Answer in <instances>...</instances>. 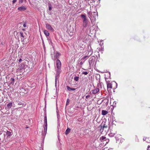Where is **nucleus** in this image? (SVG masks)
I'll list each match as a JSON object with an SVG mask.
<instances>
[{"label":"nucleus","mask_w":150,"mask_h":150,"mask_svg":"<svg viewBox=\"0 0 150 150\" xmlns=\"http://www.w3.org/2000/svg\"><path fill=\"white\" fill-rule=\"evenodd\" d=\"M22 61V59H19V61H18L19 62H18V63H20V62H21Z\"/></svg>","instance_id":"31"},{"label":"nucleus","mask_w":150,"mask_h":150,"mask_svg":"<svg viewBox=\"0 0 150 150\" xmlns=\"http://www.w3.org/2000/svg\"><path fill=\"white\" fill-rule=\"evenodd\" d=\"M59 53L58 52H57L56 53L55 55L54 56V60H55V59H57L59 57Z\"/></svg>","instance_id":"12"},{"label":"nucleus","mask_w":150,"mask_h":150,"mask_svg":"<svg viewBox=\"0 0 150 150\" xmlns=\"http://www.w3.org/2000/svg\"><path fill=\"white\" fill-rule=\"evenodd\" d=\"M26 8H27L25 6H22L18 7V9L19 11H23L26 10Z\"/></svg>","instance_id":"6"},{"label":"nucleus","mask_w":150,"mask_h":150,"mask_svg":"<svg viewBox=\"0 0 150 150\" xmlns=\"http://www.w3.org/2000/svg\"><path fill=\"white\" fill-rule=\"evenodd\" d=\"M100 132L102 133L104 129L102 127V126H100Z\"/></svg>","instance_id":"20"},{"label":"nucleus","mask_w":150,"mask_h":150,"mask_svg":"<svg viewBox=\"0 0 150 150\" xmlns=\"http://www.w3.org/2000/svg\"><path fill=\"white\" fill-rule=\"evenodd\" d=\"M47 126H45L44 127V134H42V135H43V136H45V135L46 133H47Z\"/></svg>","instance_id":"9"},{"label":"nucleus","mask_w":150,"mask_h":150,"mask_svg":"<svg viewBox=\"0 0 150 150\" xmlns=\"http://www.w3.org/2000/svg\"><path fill=\"white\" fill-rule=\"evenodd\" d=\"M19 34L21 37H22L21 38V40L22 41L23 40H24L25 39V36L23 35V34L22 32H20Z\"/></svg>","instance_id":"8"},{"label":"nucleus","mask_w":150,"mask_h":150,"mask_svg":"<svg viewBox=\"0 0 150 150\" xmlns=\"http://www.w3.org/2000/svg\"><path fill=\"white\" fill-rule=\"evenodd\" d=\"M147 147H148L147 150H149V149L150 147L149 146H148Z\"/></svg>","instance_id":"37"},{"label":"nucleus","mask_w":150,"mask_h":150,"mask_svg":"<svg viewBox=\"0 0 150 150\" xmlns=\"http://www.w3.org/2000/svg\"><path fill=\"white\" fill-rule=\"evenodd\" d=\"M115 133H111L109 134V136L110 137H113L114 135H115Z\"/></svg>","instance_id":"23"},{"label":"nucleus","mask_w":150,"mask_h":150,"mask_svg":"<svg viewBox=\"0 0 150 150\" xmlns=\"http://www.w3.org/2000/svg\"><path fill=\"white\" fill-rule=\"evenodd\" d=\"M46 27L47 29L51 31H53L54 30L52 27L49 24L47 23L46 24Z\"/></svg>","instance_id":"5"},{"label":"nucleus","mask_w":150,"mask_h":150,"mask_svg":"<svg viewBox=\"0 0 150 150\" xmlns=\"http://www.w3.org/2000/svg\"><path fill=\"white\" fill-rule=\"evenodd\" d=\"M90 16V18L92 22V21H95L96 20V17H98V13L97 12H93L91 13V15Z\"/></svg>","instance_id":"3"},{"label":"nucleus","mask_w":150,"mask_h":150,"mask_svg":"<svg viewBox=\"0 0 150 150\" xmlns=\"http://www.w3.org/2000/svg\"><path fill=\"white\" fill-rule=\"evenodd\" d=\"M95 61V57H90L88 60V62L89 64V66L91 67L92 66L93 64Z\"/></svg>","instance_id":"4"},{"label":"nucleus","mask_w":150,"mask_h":150,"mask_svg":"<svg viewBox=\"0 0 150 150\" xmlns=\"http://www.w3.org/2000/svg\"><path fill=\"white\" fill-rule=\"evenodd\" d=\"M99 91V88H96L95 89L93 90V94H95L97 93Z\"/></svg>","instance_id":"7"},{"label":"nucleus","mask_w":150,"mask_h":150,"mask_svg":"<svg viewBox=\"0 0 150 150\" xmlns=\"http://www.w3.org/2000/svg\"><path fill=\"white\" fill-rule=\"evenodd\" d=\"M88 72L86 71H83L82 72V74L84 75H87Z\"/></svg>","instance_id":"24"},{"label":"nucleus","mask_w":150,"mask_h":150,"mask_svg":"<svg viewBox=\"0 0 150 150\" xmlns=\"http://www.w3.org/2000/svg\"><path fill=\"white\" fill-rule=\"evenodd\" d=\"M106 138L104 136H102L100 137V140L102 141L103 140H104Z\"/></svg>","instance_id":"19"},{"label":"nucleus","mask_w":150,"mask_h":150,"mask_svg":"<svg viewBox=\"0 0 150 150\" xmlns=\"http://www.w3.org/2000/svg\"><path fill=\"white\" fill-rule=\"evenodd\" d=\"M15 79L13 78H11L10 80V84H13L14 82Z\"/></svg>","instance_id":"16"},{"label":"nucleus","mask_w":150,"mask_h":150,"mask_svg":"<svg viewBox=\"0 0 150 150\" xmlns=\"http://www.w3.org/2000/svg\"><path fill=\"white\" fill-rule=\"evenodd\" d=\"M18 105H21V106L20 107H22L24 105V103H21V102H19L18 103Z\"/></svg>","instance_id":"21"},{"label":"nucleus","mask_w":150,"mask_h":150,"mask_svg":"<svg viewBox=\"0 0 150 150\" xmlns=\"http://www.w3.org/2000/svg\"><path fill=\"white\" fill-rule=\"evenodd\" d=\"M83 62H82V61L80 63V64H81V65H82L83 64Z\"/></svg>","instance_id":"32"},{"label":"nucleus","mask_w":150,"mask_h":150,"mask_svg":"<svg viewBox=\"0 0 150 150\" xmlns=\"http://www.w3.org/2000/svg\"><path fill=\"white\" fill-rule=\"evenodd\" d=\"M76 90L75 88H71V90L72 91H74Z\"/></svg>","instance_id":"34"},{"label":"nucleus","mask_w":150,"mask_h":150,"mask_svg":"<svg viewBox=\"0 0 150 150\" xmlns=\"http://www.w3.org/2000/svg\"><path fill=\"white\" fill-rule=\"evenodd\" d=\"M23 2V0H21V1H19V3H22Z\"/></svg>","instance_id":"35"},{"label":"nucleus","mask_w":150,"mask_h":150,"mask_svg":"<svg viewBox=\"0 0 150 150\" xmlns=\"http://www.w3.org/2000/svg\"><path fill=\"white\" fill-rule=\"evenodd\" d=\"M102 150H104V149H102Z\"/></svg>","instance_id":"39"},{"label":"nucleus","mask_w":150,"mask_h":150,"mask_svg":"<svg viewBox=\"0 0 150 150\" xmlns=\"http://www.w3.org/2000/svg\"><path fill=\"white\" fill-rule=\"evenodd\" d=\"M28 128V127H26V128Z\"/></svg>","instance_id":"38"},{"label":"nucleus","mask_w":150,"mask_h":150,"mask_svg":"<svg viewBox=\"0 0 150 150\" xmlns=\"http://www.w3.org/2000/svg\"><path fill=\"white\" fill-rule=\"evenodd\" d=\"M81 17L83 21V25L84 27H86L90 24L89 21L87 19L86 15L81 14Z\"/></svg>","instance_id":"2"},{"label":"nucleus","mask_w":150,"mask_h":150,"mask_svg":"<svg viewBox=\"0 0 150 150\" xmlns=\"http://www.w3.org/2000/svg\"><path fill=\"white\" fill-rule=\"evenodd\" d=\"M12 106V103L10 102L8 103L7 105V109H9L11 108Z\"/></svg>","instance_id":"11"},{"label":"nucleus","mask_w":150,"mask_h":150,"mask_svg":"<svg viewBox=\"0 0 150 150\" xmlns=\"http://www.w3.org/2000/svg\"><path fill=\"white\" fill-rule=\"evenodd\" d=\"M105 124H104L103 126H102V127L104 128H107L108 127V126L107 125H105Z\"/></svg>","instance_id":"26"},{"label":"nucleus","mask_w":150,"mask_h":150,"mask_svg":"<svg viewBox=\"0 0 150 150\" xmlns=\"http://www.w3.org/2000/svg\"><path fill=\"white\" fill-rule=\"evenodd\" d=\"M90 97V96L89 95H87L86 96V98H89Z\"/></svg>","instance_id":"30"},{"label":"nucleus","mask_w":150,"mask_h":150,"mask_svg":"<svg viewBox=\"0 0 150 150\" xmlns=\"http://www.w3.org/2000/svg\"><path fill=\"white\" fill-rule=\"evenodd\" d=\"M44 32V34L46 36H48L49 35V33L48 31L47 30H45Z\"/></svg>","instance_id":"17"},{"label":"nucleus","mask_w":150,"mask_h":150,"mask_svg":"<svg viewBox=\"0 0 150 150\" xmlns=\"http://www.w3.org/2000/svg\"><path fill=\"white\" fill-rule=\"evenodd\" d=\"M108 113V112L106 110H103L102 111V115H107Z\"/></svg>","instance_id":"10"},{"label":"nucleus","mask_w":150,"mask_h":150,"mask_svg":"<svg viewBox=\"0 0 150 150\" xmlns=\"http://www.w3.org/2000/svg\"><path fill=\"white\" fill-rule=\"evenodd\" d=\"M69 99H67V104L69 103Z\"/></svg>","instance_id":"28"},{"label":"nucleus","mask_w":150,"mask_h":150,"mask_svg":"<svg viewBox=\"0 0 150 150\" xmlns=\"http://www.w3.org/2000/svg\"><path fill=\"white\" fill-rule=\"evenodd\" d=\"M51 9H52V8H51V7H50H50H49V10L50 11H51Z\"/></svg>","instance_id":"33"},{"label":"nucleus","mask_w":150,"mask_h":150,"mask_svg":"<svg viewBox=\"0 0 150 150\" xmlns=\"http://www.w3.org/2000/svg\"><path fill=\"white\" fill-rule=\"evenodd\" d=\"M56 64L57 69V70L56 74L55 76V85L57 84V79L59 78V75L61 73V62L58 59L56 61Z\"/></svg>","instance_id":"1"},{"label":"nucleus","mask_w":150,"mask_h":150,"mask_svg":"<svg viewBox=\"0 0 150 150\" xmlns=\"http://www.w3.org/2000/svg\"><path fill=\"white\" fill-rule=\"evenodd\" d=\"M23 26L24 27H25L26 26V25L25 23H24L23 25Z\"/></svg>","instance_id":"36"},{"label":"nucleus","mask_w":150,"mask_h":150,"mask_svg":"<svg viewBox=\"0 0 150 150\" xmlns=\"http://www.w3.org/2000/svg\"><path fill=\"white\" fill-rule=\"evenodd\" d=\"M88 58V56H86L82 58V59H84L85 60H86Z\"/></svg>","instance_id":"22"},{"label":"nucleus","mask_w":150,"mask_h":150,"mask_svg":"<svg viewBox=\"0 0 150 150\" xmlns=\"http://www.w3.org/2000/svg\"><path fill=\"white\" fill-rule=\"evenodd\" d=\"M45 126H47V118L46 117V115H45Z\"/></svg>","instance_id":"13"},{"label":"nucleus","mask_w":150,"mask_h":150,"mask_svg":"<svg viewBox=\"0 0 150 150\" xmlns=\"http://www.w3.org/2000/svg\"><path fill=\"white\" fill-rule=\"evenodd\" d=\"M107 87L108 88H112V85L110 83H108L107 84Z\"/></svg>","instance_id":"15"},{"label":"nucleus","mask_w":150,"mask_h":150,"mask_svg":"<svg viewBox=\"0 0 150 150\" xmlns=\"http://www.w3.org/2000/svg\"><path fill=\"white\" fill-rule=\"evenodd\" d=\"M79 77L78 76H76L74 77V80L75 81H77L79 80Z\"/></svg>","instance_id":"18"},{"label":"nucleus","mask_w":150,"mask_h":150,"mask_svg":"<svg viewBox=\"0 0 150 150\" xmlns=\"http://www.w3.org/2000/svg\"><path fill=\"white\" fill-rule=\"evenodd\" d=\"M7 134L9 136L11 135V132L9 131H7Z\"/></svg>","instance_id":"27"},{"label":"nucleus","mask_w":150,"mask_h":150,"mask_svg":"<svg viewBox=\"0 0 150 150\" xmlns=\"http://www.w3.org/2000/svg\"><path fill=\"white\" fill-rule=\"evenodd\" d=\"M16 1V0H13L12 1V2L13 4H14L15 3Z\"/></svg>","instance_id":"29"},{"label":"nucleus","mask_w":150,"mask_h":150,"mask_svg":"<svg viewBox=\"0 0 150 150\" xmlns=\"http://www.w3.org/2000/svg\"><path fill=\"white\" fill-rule=\"evenodd\" d=\"M71 129L69 128H67V129L66 130L65 133L66 135L68 134L70 132Z\"/></svg>","instance_id":"14"},{"label":"nucleus","mask_w":150,"mask_h":150,"mask_svg":"<svg viewBox=\"0 0 150 150\" xmlns=\"http://www.w3.org/2000/svg\"><path fill=\"white\" fill-rule=\"evenodd\" d=\"M67 90L69 91H71V88L69 86H67Z\"/></svg>","instance_id":"25"}]
</instances>
